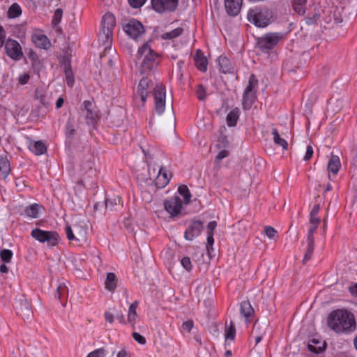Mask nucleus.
<instances>
[{"label":"nucleus","mask_w":357,"mask_h":357,"mask_svg":"<svg viewBox=\"0 0 357 357\" xmlns=\"http://www.w3.org/2000/svg\"><path fill=\"white\" fill-rule=\"evenodd\" d=\"M327 324L337 333H352L356 328L354 314L346 310H336L331 312Z\"/></svg>","instance_id":"f257e3e1"},{"label":"nucleus","mask_w":357,"mask_h":357,"mask_svg":"<svg viewBox=\"0 0 357 357\" xmlns=\"http://www.w3.org/2000/svg\"><path fill=\"white\" fill-rule=\"evenodd\" d=\"M116 24L115 17L110 13L104 15L99 33V41L102 42L105 50L111 49L113 29Z\"/></svg>","instance_id":"f03ea898"},{"label":"nucleus","mask_w":357,"mask_h":357,"mask_svg":"<svg viewBox=\"0 0 357 357\" xmlns=\"http://www.w3.org/2000/svg\"><path fill=\"white\" fill-rule=\"evenodd\" d=\"M144 56L142 62V68L143 72L151 71L156 68L158 62L156 61L158 54L155 53L149 46L148 43L139 48L137 54V59Z\"/></svg>","instance_id":"7ed1b4c3"},{"label":"nucleus","mask_w":357,"mask_h":357,"mask_svg":"<svg viewBox=\"0 0 357 357\" xmlns=\"http://www.w3.org/2000/svg\"><path fill=\"white\" fill-rule=\"evenodd\" d=\"M122 27L126 33L135 40H141L145 34L143 24L136 19L124 20L122 22Z\"/></svg>","instance_id":"20e7f679"},{"label":"nucleus","mask_w":357,"mask_h":357,"mask_svg":"<svg viewBox=\"0 0 357 357\" xmlns=\"http://www.w3.org/2000/svg\"><path fill=\"white\" fill-rule=\"evenodd\" d=\"M271 13L267 9H250L248 13V20L258 27H265L270 23Z\"/></svg>","instance_id":"39448f33"},{"label":"nucleus","mask_w":357,"mask_h":357,"mask_svg":"<svg viewBox=\"0 0 357 357\" xmlns=\"http://www.w3.org/2000/svg\"><path fill=\"white\" fill-rule=\"evenodd\" d=\"M31 236L36 240L45 243L50 246H55L58 244L59 236L56 231H44L40 229H35L31 231Z\"/></svg>","instance_id":"423d86ee"},{"label":"nucleus","mask_w":357,"mask_h":357,"mask_svg":"<svg viewBox=\"0 0 357 357\" xmlns=\"http://www.w3.org/2000/svg\"><path fill=\"white\" fill-rule=\"evenodd\" d=\"M280 38L279 33H268L258 40L257 45L261 51L268 52L278 44Z\"/></svg>","instance_id":"0eeeda50"},{"label":"nucleus","mask_w":357,"mask_h":357,"mask_svg":"<svg viewBox=\"0 0 357 357\" xmlns=\"http://www.w3.org/2000/svg\"><path fill=\"white\" fill-rule=\"evenodd\" d=\"M165 87L161 84H157L153 89V98L155 111L162 114L165 108Z\"/></svg>","instance_id":"6e6552de"},{"label":"nucleus","mask_w":357,"mask_h":357,"mask_svg":"<svg viewBox=\"0 0 357 357\" xmlns=\"http://www.w3.org/2000/svg\"><path fill=\"white\" fill-rule=\"evenodd\" d=\"M179 0H151L153 8L159 13L172 12L178 5Z\"/></svg>","instance_id":"1a4fd4ad"},{"label":"nucleus","mask_w":357,"mask_h":357,"mask_svg":"<svg viewBox=\"0 0 357 357\" xmlns=\"http://www.w3.org/2000/svg\"><path fill=\"white\" fill-rule=\"evenodd\" d=\"M6 54L15 61H20L23 57V52L20 43L13 39H8L5 43Z\"/></svg>","instance_id":"9d476101"},{"label":"nucleus","mask_w":357,"mask_h":357,"mask_svg":"<svg viewBox=\"0 0 357 357\" xmlns=\"http://www.w3.org/2000/svg\"><path fill=\"white\" fill-rule=\"evenodd\" d=\"M80 115L85 119L88 125L94 124L98 118V114L94 110L92 102L89 100H85L83 102V107L81 108Z\"/></svg>","instance_id":"9b49d317"},{"label":"nucleus","mask_w":357,"mask_h":357,"mask_svg":"<svg viewBox=\"0 0 357 357\" xmlns=\"http://www.w3.org/2000/svg\"><path fill=\"white\" fill-rule=\"evenodd\" d=\"M165 210L172 215H177L181 210L182 202L179 197L175 196L164 203Z\"/></svg>","instance_id":"f8f14e48"},{"label":"nucleus","mask_w":357,"mask_h":357,"mask_svg":"<svg viewBox=\"0 0 357 357\" xmlns=\"http://www.w3.org/2000/svg\"><path fill=\"white\" fill-rule=\"evenodd\" d=\"M202 228L203 225L201 221L197 220L192 222L185 231V238L188 241H192L201 234Z\"/></svg>","instance_id":"ddd939ff"},{"label":"nucleus","mask_w":357,"mask_h":357,"mask_svg":"<svg viewBox=\"0 0 357 357\" xmlns=\"http://www.w3.org/2000/svg\"><path fill=\"white\" fill-rule=\"evenodd\" d=\"M150 83L151 81L149 80L147 77H143L138 84L135 98H137L138 96L140 98V100L142 102V105H144L149 95L148 89Z\"/></svg>","instance_id":"4468645a"},{"label":"nucleus","mask_w":357,"mask_h":357,"mask_svg":"<svg viewBox=\"0 0 357 357\" xmlns=\"http://www.w3.org/2000/svg\"><path fill=\"white\" fill-rule=\"evenodd\" d=\"M243 0H225L227 13L231 16H236L242 6Z\"/></svg>","instance_id":"2eb2a0df"},{"label":"nucleus","mask_w":357,"mask_h":357,"mask_svg":"<svg viewBox=\"0 0 357 357\" xmlns=\"http://www.w3.org/2000/svg\"><path fill=\"white\" fill-rule=\"evenodd\" d=\"M61 67L63 68L66 74L67 84L71 87L74 83V76L72 70L70 61L68 56H63L62 58Z\"/></svg>","instance_id":"dca6fc26"},{"label":"nucleus","mask_w":357,"mask_h":357,"mask_svg":"<svg viewBox=\"0 0 357 357\" xmlns=\"http://www.w3.org/2000/svg\"><path fill=\"white\" fill-rule=\"evenodd\" d=\"M326 344L319 339L312 338L309 340L307 348L309 351L314 354H320L325 351Z\"/></svg>","instance_id":"f3484780"},{"label":"nucleus","mask_w":357,"mask_h":357,"mask_svg":"<svg viewBox=\"0 0 357 357\" xmlns=\"http://www.w3.org/2000/svg\"><path fill=\"white\" fill-rule=\"evenodd\" d=\"M195 63L197 68L202 72H206L207 70V59L201 52V50H198L196 52V54L194 57Z\"/></svg>","instance_id":"a211bd4d"},{"label":"nucleus","mask_w":357,"mask_h":357,"mask_svg":"<svg viewBox=\"0 0 357 357\" xmlns=\"http://www.w3.org/2000/svg\"><path fill=\"white\" fill-rule=\"evenodd\" d=\"M219 70L222 73H231L234 70L233 66L230 60L226 56H220L217 59Z\"/></svg>","instance_id":"6ab92c4d"},{"label":"nucleus","mask_w":357,"mask_h":357,"mask_svg":"<svg viewBox=\"0 0 357 357\" xmlns=\"http://www.w3.org/2000/svg\"><path fill=\"white\" fill-rule=\"evenodd\" d=\"M138 301H134L132 303L128 308V319L127 321L131 325V327L134 329L136 319L137 317V308L138 307Z\"/></svg>","instance_id":"aec40b11"},{"label":"nucleus","mask_w":357,"mask_h":357,"mask_svg":"<svg viewBox=\"0 0 357 357\" xmlns=\"http://www.w3.org/2000/svg\"><path fill=\"white\" fill-rule=\"evenodd\" d=\"M32 41L40 48H47L50 45L48 38L43 33H36L32 36Z\"/></svg>","instance_id":"412c9836"},{"label":"nucleus","mask_w":357,"mask_h":357,"mask_svg":"<svg viewBox=\"0 0 357 357\" xmlns=\"http://www.w3.org/2000/svg\"><path fill=\"white\" fill-rule=\"evenodd\" d=\"M169 182V177L168 176L167 169L164 167H161L156 178V185L160 188H163L167 185Z\"/></svg>","instance_id":"4be33fe9"},{"label":"nucleus","mask_w":357,"mask_h":357,"mask_svg":"<svg viewBox=\"0 0 357 357\" xmlns=\"http://www.w3.org/2000/svg\"><path fill=\"white\" fill-rule=\"evenodd\" d=\"M43 209L44 208L42 205L34 203L26 208L25 213L27 216L31 218H38L40 211Z\"/></svg>","instance_id":"5701e85b"},{"label":"nucleus","mask_w":357,"mask_h":357,"mask_svg":"<svg viewBox=\"0 0 357 357\" xmlns=\"http://www.w3.org/2000/svg\"><path fill=\"white\" fill-rule=\"evenodd\" d=\"M340 166L341 165L339 157L333 155L328 161L327 167L328 171L333 174H337L340 170Z\"/></svg>","instance_id":"b1692460"},{"label":"nucleus","mask_w":357,"mask_h":357,"mask_svg":"<svg viewBox=\"0 0 357 357\" xmlns=\"http://www.w3.org/2000/svg\"><path fill=\"white\" fill-rule=\"evenodd\" d=\"M10 162L7 155L0 156V175L4 178L7 177L10 172Z\"/></svg>","instance_id":"393cba45"},{"label":"nucleus","mask_w":357,"mask_h":357,"mask_svg":"<svg viewBox=\"0 0 357 357\" xmlns=\"http://www.w3.org/2000/svg\"><path fill=\"white\" fill-rule=\"evenodd\" d=\"M266 326V324H262V325L259 322H255L253 328V333L256 334L255 341L256 343L258 344L261 340L264 333H265V328Z\"/></svg>","instance_id":"a878e982"},{"label":"nucleus","mask_w":357,"mask_h":357,"mask_svg":"<svg viewBox=\"0 0 357 357\" xmlns=\"http://www.w3.org/2000/svg\"><path fill=\"white\" fill-rule=\"evenodd\" d=\"M105 284V288L110 291H113L116 289L117 279L114 273H107Z\"/></svg>","instance_id":"bb28decb"},{"label":"nucleus","mask_w":357,"mask_h":357,"mask_svg":"<svg viewBox=\"0 0 357 357\" xmlns=\"http://www.w3.org/2000/svg\"><path fill=\"white\" fill-rule=\"evenodd\" d=\"M272 135L273 136V142L275 144L281 146L283 150H287L288 148V143L284 138L280 137L276 128L272 129Z\"/></svg>","instance_id":"cd10ccee"},{"label":"nucleus","mask_w":357,"mask_h":357,"mask_svg":"<svg viewBox=\"0 0 357 357\" xmlns=\"http://www.w3.org/2000/svg\"><path fill=\"white\" fill-rule=\"evenodd\" d=\"M294 10L298 15H303L306 11L307 0H292Z\"/></svg>","instance_id":"c85d7f7f"},{"label":"nucleus","mask_w":357,"mask_h":357,"mask_svg":"<svg viewBox=\"0 0 357 357\" xmlns=\"http://www.w3.org/2000/svg\"><path fill=\"white\" fill-rule=\"evenodd\" d=\"M239 118V109L235 108L232 109L227 116L226 121L228 126L231 127L236 126Z\"/></svg>","instance_id":"c756f323"},{"label":"nucleus","mask_w":357,"mask_h":357,"mask_svg":"<svg viewBox=\"0 0 357 357\" xmlns=\"http://www.w3.org/2000/svg\"><path fill=\"white\" fill-rule=\"evenodd\" d=\"M241 314L245 319H248L253 313L254 310L249 301H243L240 307Z\"/></svg>","instance_id":"7c9ffc66"},{"label":"nucleus","mask_w":357,"mask_h":357,"mask_svg":"<svg viewBox=\"0 0 357 357\" xmlns=\"http://www.w3.org/2000/svg\"><path fill=\"white\" fill-rule=\"evenodd\" d=\"M29 149L36 155H39L43 154L47 148L45 145L40 141L36 142L33 145L29 146Z\"/></svg>","instance_id":"2f4dec72"},{"label":"nucleus","mask_w":357,"mask_h":357,"mask_svg":"<svg viewBox=\"0 0 357 357\" xmlns=\"http://www.w3.org/2000/svg\"><path fill=\"white\" fill-rule=\"evenodd\" d=\"M76 134L74 126V119L70 116L66 126V135L68 138H73Z\"/></svg>","instance_id":"473e14b6"},{"label":"nucleus","mask_w":357,"mask_h":357,"mask_svg":"<svg viewBox=\"0 0 357 357\" xmlns=\"http://www.w3.org/2000/svg\"><path fill=\"white\" fill-rule=\"evenodd\" d=\"M183 28L178 27L171 31L162 33L161 38L163 40H172L181 36L183 33Z\"/></svg>","instance_id":"72a5a7b5"},{"label":"nucleus","mask_w":357,"mask_h":357,"mask_svg":"<svg viewBox=\"0 0 357 357\" xmlns=\"http://www.w3.org/2000/svg\"><path fill=\"white\" fill-rule=\"evenodd\" d=\"M255 95L254 93H243V107L244 109H249L254 102Z\"/></svg>","instance_id":"f704fd0d"},{"label":"nucleus","mask_w":357,"mask_h":357,"mask_svg":"<svg viewBox=\"0 0 357 357\" xmlns=\"http://www.w3.org/2000/svg\"><path fill=\"white\" fill-rule=\"evenodd\" d=\"M22 13L20 6L17 3H13L8 8L7 15L8 18H15L19 17Z\"/></svg>","instance_id":"c9c22d12"},{"label":"nucleus","mask_w":357,"mask_h":357,"mask_svg":"<svg viewBox=\"0 0 357 357\" xmlns=\"http://www.w3.org/2000/svg\"><path fill=\"white\" fill-rule=\"evenodd\" d=\"M178 190L179 194L181 196H183V197L184 199V202L185 204L189 203L191 195L190 193V191H189L188 187L185 185H182L178 187Z\"/></svg>","instance_id":"e433bc0d"},{"label":"nucleus","mask_w":357,"mask_h":357,"mask_svg":"<svg viewBox=\"0 0 357 357\" xmlns=\"http://www.w3.org/2000/svg\"><path fill=\"white\" fill-rule=\"evenodd\" d=\"M68 294V289L64 283H61L56 288V297L58 299H61L64 296H67Z\"/></svg>","instance_id":"4c0bfd02"},{"label":"nucleus","mask_w":357,"mask_h":357,"mask_svg":"<svg viewBox=\"0 0 357 357\" xmlns=\"http://www.w3.org/2000/svg\"><path fill=\"white\" fill-rule=\"evenodd\" d=\"M257 79H256L255 75L252 74L249 77L248 85L246 86L245 93H254L253 89L257 85Z\"/></svg>","instance_id":"58836bf2"},{"label":"nucleus","mask_w":357,"mask_h":357,"mask_svg":"<svg viewBox=\"0 0 357 357\" xmlns=\"http://www.w3.org/2000/svg\"><path fill=\"white\" fill-rule=\"evenodd\" d=\"M121 202V197L119 196H114L112 198H107L105 199V206L106 208H109L112 210L113 208L119 204Z\"/></svg>","instance_id":"ea45409f"},{"label":"nucleus","mask_w":357,"mask_h":357,"mask_svg":"<svg viewBox=\"0 0 357 357\" xmlns=\"http://www.w3.org/2000/svg\"><path fill=\"white\" fill-rule=\"evenodd\" d=\"M0 257L4 263H10L13 257V252L10 250L3 249L0 251Z\"/></svg>","instance_id":"a19ab883"},{"label":"nucleus","mask_w":357,"mask_h":357,"mask_svg":"<svg viewBox=\"0 0 357 357\" xmlns=\"http://www.w3.org/2000/svg\"><path fill=\"white\" fill-rule=\"evenodd\" d=\"M236 335V328L234 324L231 321L229 328L225 330V339L234 340Z\"/></svg>","instance_id":"79ce46f5"},{"label":"nucleus","mask_w":357,"mask_h":357,"mask_svg":"<svg viewBox=\"0 0 357 357\" xmlns=\"http://www.w3.org/2000/svg\"><path fill=\"white\" fill-rule=\"evenodd\" d=\"M195 93H196L197 98L199 100H201V101L205 100V99L206 98V89L204 87V86L202 84H199L197 86L196 90H195Z\"/></svg>","instance_id":"37998d69"},{"label":"nucleus","mask_w":357,"mask_h":357,"mask_svg":"<svg viewBox=\"0 0 357 357\" xmlns=\"http://www.w3.org/2000/svg\"><path fill=\"white\" fill-rule=\"evenodd\" d=\"M264 233L266 235V236L270 239L275 240L278 236V231L271 226L265 227Z\"/></svg>","instance_id":"c03bdc74"},{"label":"nucleus","mask_w":357,"mask_h":357,"mask_svg":"<svg viewBox=\"0 0 357 357\" xmlns=\"http://www.w3.org/2000/svg\"><path fill=\"white\" fill-rule=\"evenodd\" d=\"M314 251V243L307 242V248L303 258V263H306L312 256Z\"/></svg>","instance_id":"a18cd8bd"},{"label":"nucleus","mask_w":357,"mask_h":357,"mask_svg":"<svg viewBox=\"0 0 357 357\" xmlns=\"http://www.w3.org/2000/svg\"><path fill=\"white\" fill-rule=\"evenodd\" d=\"M20 310L22 313H24L27 317L30 316V314H31L30 305L26 299H24L21 301V306L20 307Z\"/></svg>","instance_id":"49530a36"},{"label":"nucleus","mask_w":357,"mask_h":357,"mask_svg":"<svg viewBox=\"0 0 357 357\" xmlns=\"http://www.w3.org/2000/svg\"><path fill=\"white\" fill-rule=\"evenodd\" d=\"M36 97L39 100L40 102L45 107L49 105V101L47 100L46 96H44L38 89L36 90Z\"/></svg>","instance_id":"de8ad7c7"},{"label":"nucleus","mask_w":357,"mask_h":357,"mask_svg":"<svg viewBox=\"0 0 357 357\" xmlns=\"http://www.w3.org/2000/svg\"><path fill=\"white\" fill-rule=\"evenodd\" d=\"M105 350L103 348H100L90 352L86 357H105Z\"/></svg>","instance_id":"09e8293b"},{"label":"nucleus","mask_w":357,"mask_h":357,"mask_svg":"<svg viewBox=\"0 0 357 357\" xmlns=\"http://www.w3.org/2000/svg\"><path fill=\"white\" fill-rule=\"evenodd\" d=\"M62 15H63V10H62V9L57 8L55 10L54 14L53 19H52V23L54 25L58 24L61 22V20Z\"/></svg>","instance_id":"8fccbe9b"},{"label":"nucleus","mask_w":357,"mask_h":357,"mask_svg":"<svg viewBox=\"0 0 357 357\" xmlns=\"http://www.w3.org/2000/svg\"><path fill=\"white\" fill-rule=\"evenodd\" d=\"M319 14L318 13H315L312 15V16H307L305 18V22L308 25L315 24L319 19Z\"/></svg>","instance_id":"3c124183"},{"label":"nucleus","mask_w":357,"mask_h":357,"mask_svg":"<svg viewBox=\"0 0 357 357\" xmlns=\"http://www.w3.org/2000/svg\"><path fill=\"white\" fill-rule=\"evenodd\" d=\"M80 227H81L79 226L78 225H74V230L76 233V237H78L79 240L80 238H84L86 234V229L84 228L83 229H81Z\"/></svg>","instance_id":"603ef678"},{"label":"nucleus","mask_w":357,"mask_h":357,"mask_svg":"<svg viewBox=\"0 0 357 357\" xmlns=\"http://www.w3.org/2000/svg\"><path fill=\"white\" fill-rule=\"evenodd\" d=\"M66 232L67 238L69 241H79L78 237H76V236L74 234L73 231L70 226L66 225Z\"/></svg>","instance_id":"864d4df0"},{"label":"nucleus","mask_w":357,"mask_h":357,"mask_svg":"<svg viewBox=\"0 0 357 357\" xmlns=\"http://www.w3.org/2000/svg\"><path fill=\"white\" fill-rule=\"evenodd\" d=\"M181 263L185 270L190 271L192 269L191 261L188 257H185L182 258L181 260Z\"/></svg>","instance_id":"5fc2aeb1"},{"label":"nucleus","mask_w":357,"mask_h":357,"mask_svg":"<svg viewBox=\"0 0 357 357\" xmlns=\"http://www.w3.org/2000/svg\"><path fill=\"white\" fill-rule=\"evenodd\" d=\"M132 336L140 344L144 345L146 342L145 337L137 332H133Z\"/></svg>","instance_id":"6e6d98bb"},{"label":"nucleus","mask_w":357,"mask_h":357,"mask_svg":"<svg viewBox=\"0 0 357 357\" xmlns=\"http://www.w3.org/2000/svg\"><path fill=\"white\" fill-rule=\"evenodd\" d=\"M130 6L134 8L142 7L146 0H128Z\"/></svg>","instance_id":"4d7b16f0"},{"label":"nucleus","mask_w":357,"mask_h":357,"mask_svg":"<svg viewBox=\"0 0 357 357\" xmlns=\"http://www.w3.org/2000/svg\"><path fill=\"white\" fill-rule=\"evenodd\" d=\"M194 324L193 321L190 319L183 323L182 324V330L183 331L190 332L192 328H193Z\"/></svg>","instance_id":"13d9d810"},{"label":"nucleus","mask_w":357,"mask_h":357,"mask_svg":"<svg viewBox=\"0 0 357 357\" xmlns=\"http://www.w3.org/2000/svg\"><path fill=\"white\" fill-rule=\"evenodd\" d=\"M317 229V226H312L307 232V242L314 243L313 235Z\"/></svg>","instance_id":"bf43d9fd"},{"label":"nucleus","mask_w":357,"mask_h":357,"mask_svg":"<svg viewBox=\"0 0 357 357\" xmlns=\"http://www.w3.org/2000/svg\"><path fill=\"white\" fill-rule=\"evenodd\" d=\"M30 79V76L29 73H24L22 75H20L18 77V82L20 84H26Z\"/></svg>","instance_id":"052dcab7"},{"label":"nucleus","mask_w":357,"mask_h":357,"mask_svg":"<svg viewBox=\"0 0 357 357\" xmlns=\"http://www.w3.org/2000/svg\"><path fill=\"white\" fill-rule=\"evenodd\" d=\"M214 243V238H213V234H208L207 236V245L206 249L208 250V252H210V250H213L212 245Z\"/></svg>","instance_id":"680f3d73"},{"label":"nucleus","mask_w":357,"mask_h":357,"mask_svg":"<svg viewBox=\"0 0 357 357\" xmlns=\"http://www.w3.org/2000/svg\"><path fill=\"white\" fill-rule=\"evenodd\" d=\"M313 149L312 146L310 145H308L306 148V153L304 156V160L307 161L309 160L313 155Z\"/></svg>","instance_id":"e2e57ef3"},{"label":"nucleus","mask_w":357,"mask_h":357,"mask_svg":"<svg viewBox=\"0 0 357 357\" xmlns=\"http://www.w3.org/2000/svg\"><path fill=\"white\" fill-rule=\"evenodd\" d=\"M217 227L216 221H211L207 225V232L208 234H213V231Z\"/></svg>","instance_id":"0e129e2a"},{"label":"nucleus","mask_w":357,"mask_h":357,"mask_svg":"<svg viewBox=\"0 0 357 357\" xmlns=\"http://www.w3.org/2000/svg\"><path fill=\"white\" fill-rule=\"evenodd\" d=\"M320 222V219L317 218V215L310 216V222L312 225V226H317V227H318Z\"/></svg>","instance_id":"69168bd1"},{"label":"nucleus","mask_w":357,"mask_h":357,"mask_svg":"<svg viewBox=\"0 0 357 357\" xmlns=\"http://www.w3.org/2000/svg\"><path fill=\"white\" fill-rule=\"evenodd\" d=\"M229 155V151L227 150L221 151L216 156V160L219 161Z\"/></svg>","instance_id":"338daca9"},{"label":"nucleus","mask_w":357,"mask_h":357,"mask_svg":"<svg viewBox=\"0 0 357 357\" xmlns=\"http://www.w3.org/2000/svg\"><path fill=\"white\" fill-rule=\"evenodd\" d=\"M105 318L107 321H108L110 324H112L114 322V316L112 314L106 312L105 313Z\"/></svg>","instance_id":"774afa93"}]
</instances>
